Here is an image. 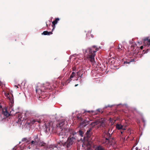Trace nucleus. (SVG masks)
Instances as JSON below:
<instances>
[{"mask_svg": "<svg viewBox=\"0 0 150 150\" xmlns=\"http://www.w3.org/2000/svg\"><path fill=\"white\" fill-rule=\"evenodd\" d=\"M93 122H94V124H95L94 125H97L99 124V121H96Z\"/></svg>", "mask_w": 150, "mask_h": 150, "instance_id": "nucleus-31", "label": "nucleus"}, {"mask_svg": "<svg viewBox=\"0 0 150 150\" xmlns=\"http://www.w3.org/2000/svg\"><path fill=\"white\" fill-rule=\"evenodd\" d=\"M125 105L126 106H127V104H123V105Z\"/></svg>", "mask_w": 150, "mask_h": 150, "instance_id": "nucleus-42", "label": "nucleus"}, {"mask_svg": "<svg viewBox=\"0 0 150 150\" xmlns=\"http://www.w3.org/2000/svg\"><path fill=\"white\" fill-rule=\"evenodd\" d=\"M135 146H134L132 148V150H138V148L136 147L135 148Z\"/></svg>", "mask_w": 150, "mask_h": 150, "instance_id": "nucleus-29", "label": "nucleus"}, {"mask_svg": "<svg viewBox=\"0 0 150 150\" xmlns=\"http://www.w3.org/2000/svg\"><path fill=\"white\" fill-rule=\"evenodd\" d=\"M76 139L75 137H69L67 138V141L64 144L63 146L68 148L70 147L75 141Z\"/></svg>", "mask_w": 150, "mask_h": 150, "instance_id": "nucleus-7", "label": "nucleus"}, {"mask_svg": "<svg viewBox=\"0 0 150 150\" xmlns=\"http://www.w3.org/2000/svg\"><path fill=\"white\" fill-rule=\"evenodd\" d=\"M66 122V121L65 120H60L58 122V124L57 125V127H59L60 129L63 130L64 128H65L63 126Z\"/></svg>", "mask_w": 150, "mask_h": 150, "instance_id": "nucleus-12", "label": "nucleus"}, {"mask_svg": "<svg viewBox=\"0 0 150 150\" xmlns=\"http://www.w3.org/2000/svg\"><path fill=\"white\" fill-rule=\"evenodd\" d=\"M48 88H46L44 86L42 87L41 88H37L35 89V91L36 93H38L40 95L42 94V93L47 92L46 90H48Z\"/></svg>", "mask_w": 150, "mask_h": 150, "instance_id": "nucleus-10", "label": "nucleus"}, {"mask_svg": "<svg viewBox=\"0 0 150 150\" xmlns=\"http://www.w3.org/2000/svg\"><path fill=\"white\" fill-rule=\"evenodd\" d=\"M122 48V45L121 44H119L118 46V49L119 50H122L121 48Z\"/></svg>", "mask_w": 150, "mask_h": 150, "instance_id": "nucleus-30", "label": "nucleus"}, {"mask_svg": "<svg viewBox=\"0 0 150 150\" xmlns=\"http://www.w3.org/2000/svg\"><path fill=\"white\" fill-rule=\"evenodd\" d=\"M4 95L9 100V110L10 112H11L12 111H13V109L12 108V107L14 105V98L13 95L12 93H4Z\"/></svg>", "mask_w": 150, "mask_h": 150, "instance_id": "nucleus-5", "label": "nucleus"}, {"mask_svg": "<svg viewBox=\"0 0 150 150\" xmlns=\"http://www.w3.org/2000/svg\"><path fill=\"white\" fill-rule=\"evenodd\" d=\"M149 37H146L142 40V41H137V43L139 44H141L142 42H143L145 45H146L145 44L146 43L148 45H150V39H149Z\"/></svg>", "mask_w": 150, "mask_h": 150, "instance_id": "nucleus-13", "label": "nucleus"}, {"mask_svg": "<svg viewBox=\"0 0 150 150\" xmlns=\"http://www.w3.org/2000/svg\"><path fill=\"white\" fill-rule=\"evenodd\" d=\"M90 125H91L92 126V127H94L95 125H94V122H91V124H90Z\"/></svg>", "mask_w": 150, "mask_h": 150, "instance_id": "nucleus-33", "label": "nucleus"}, {"mask_svg": "<svg viewBox=\"0 0 150 150\" xmlns=\"http://www.w3.org/2000/svg\"><path fill=\"white\" fill-rule=\"evenodd\" d=\"M31 137L24 138L22 139V142H25V143L29 144V145H31Z\"/></svg>", "mask_w": 150, "mask_h": 150, "instance_id": "nucleus-15", "label": "nucleus"}, {"mask_svg": "<svg viewBox=\"0 0 150 150\" xmlns=\"http://www.w3.org/2000/svg\"><path fill=\"white\" fill-rule=\"evenodd\" d=\"M104 121L105 120H103L101 121H99V123L100 124V127H105Z\"/></svg>", "mask_w": 150, "mask_h": 150, "instance_id": "nucleus-22", "label": "nucleus"}, {"mask_svg": "<svg viewBox=\"0 0 150 150\" xmlns=\"http://www.w3.org/2000/svg\"><path fill=\"white\" fill-rule=\"evenodd\" d=\"M78 85V84H76V85H75V87L77 86Z\"/></svg>", "mask_w": 150, "mask_h": 150, "instance_id": "nucleus-44", "label": "nucleus"}, {"mask_svg": "<svg viewBox=\"0 0 150 150\" xmlns=\"http://www.w3.org/2000/svg\"><path fill=\"white\" fill-rule=\"evenodd\" d=\"M91 120H84L81 122V125L82 127H85L88 125Z\"/></svg>", "mask_w": 150, "mask_h": 150, "instance_id": "nucleus-16", "label": "nucleus"}, {"mask_svg": "<svg viewBox=\"0 0 150 150\" xmlns=\"http://www.w3.org/2000/svg\"><path fill=\"white\" fill-rule=\"evenodd\" d=\"M114 106L113 105H107L108 106V107H110V108H111L113 106Z\"/></svg>", "mask_w": 150, "mask_h": 150, "instance_id": "nucleus-35", "label": "nucleus"}, {"mask_svg": "<svg viewBox=\"0 0 150 150\" xmlns=\"http://www.w3.org/2000/svg\"><path fill=\"white\" fill-rule=\"evenodd\" d=\"M52 27H53L52 30V31L51 32H52L53 31V30L55 28V25H52Z\"/></svg>", "mask_w": 150, "mask_h": 150, "instance_id": "nucleus-34", "label": "nucleus"}, {"mask_svg": "<svg viewBox=\"0 0 150 150\" xmlns=\"http://www.w3.org/2000/svg\"><path fill=\"white\" fill-rule=\"evenodd\" d=\"M75 73L74 72H73L70 75L69 80V81H71L72 80V78H73V77L75 76Z\"/></svg>", "mask_w": 150, "mask_h": 150, "instance_id": "nucleus-25", "label": "nucleus"}, {"mask_svg": "<svg viewBox=\"0 0 150 150\" xmlns=\"http://www.w3.org/2000/svg\"><path fill=\"white\" fill-rule=\"evenodd\" d=\"M123 132L122 131H121V134H122L123 133Z\"/></svg>", "mask_w": 150, "mask_h": 150, "instance_id": "nucleus-47", "label": "nucleus"}, {"mask_svg": "<svg viewBox=\"0 0 150 150\" xmlns=\"http://www.w3.org/2000/svg\"><path fill=\"white\" fill-rule=\"evenodd\" d=\"M88 35V33H87V34H86V36H87V35Z\"/></svg>", "mask_w": 150, "mask_h": 150, "instance_id": "nucleus-50", "label": "nucleus"}, {"mask_svg": "<svg viewBox=\"0 0 150 150\" xmlns=\"http://www.w3.org/2000/svg\"><path fill=\"white\" fill-rule=\"evenodd\" d=\"M26 83V81L25 80H24L21 83V84L22 85H23L24 86Z\"/></svg>", "mask_w": 150, "mask_h": 150, "instance_id": "nucleus-32", "label": "nucleus"}, {"mask_svg": "<svg viewBox=\"0 0 150 150\" xmlns=\"http://www.w3.org/2000/svg\"><path fill=\"white\" fill-rule=\"evenodd\" d=\"M67 150H69V149H67Z\"/></svg>", "mask_w": 150, "mask_h": 150, "instance_id": "nucleus-57", "label": "nucleus"}, {"mask_svg": "<svg viewBox=\"0 0 150 150\" xmlns=\"http://www.w3.org/2000/svg\"><path fill=\"white\" fill-rule=\"evenodd\" d=\"M15 113H17V112H15Z\"/></svg>", "mask_w": 150, "mask_h": 150, "instance_id": "nucleus-55", "label": "nucleus"}, {"mask_svg": "<svg viewBox=\"0 0 150 150\" xmlns=\"http://www.w3.org/2000/svg\"><path fill=\"white\" fill-rule=\"evenodd\" d=\"M59 20V18H56L55 20L52 22V25H55L58 23V21Z\"/></svg>", "mask_w": 150, "mask_h": 150, "instance_id": "nucleus-21", "label": "nucleus"}, {"mask_svg": "<svg viewBox=\"0 0 150 150\" xmlns=\"http://www.w3.org/2000/svg\"><path fill=\"white\" fill-rule=\"evenodd\" d=\"M134 59H131L129 61H124V64H129L131 62H134Z\"/></svg>", "mask_w": 150, "mask_h": 150, "instance_id": "nucleus-27", "label": "nucleus"}, {"mask_svg": "<svg viewBox=\"0 0 150 150\" xmlns=\"http://www.w3.org/2000/svg\"><path fill=\"white\" fill-rule=\"evenodd\" d=\"M42 35H50L52 34V32H48L47 31H45L42 33Z\"/></svg>", "mask_w": 150, "mask_h": 150, "instance_id": "nucleus-20", "label": "nucleus"}, {"mask_svg": "<svg viewBox=\"0 0 150 150\" xmlns=\"http://www.w3.org/2000/svg\"><path fill=\"white\" fill-rule=\"evenodd\" d=\"M17 115L18 117L16 120V122L19 125H20V127H21V125H22V128L23 129L29 130L30 126L35 122L38 123L43 122L45 123V128H44L45 132L47 134H49L51 133L52 130L51 129L52 127L53 122L50 120L47 121L46 117L42 116L40 117V119H34L31 120V122L27 121L24 123L23 122L24 118H22L23 113L18 112Z\"/></svg>", "mask_w": 150, "mask_h": 150, "instance_id": "nucleus-1", "label": "nucleus"}, {"mask_svg": "<svg viewBox=\"0 0 150 150\" xmlns=\"http://www.w3.org/2000/svg\"><path fill=\"white\" fill-rule=\"evenodd\" d=\"M91 111L92 113H94L95 114H97L98 113V112H100L101 113H103V111L102 110H100V108H98L96 110H91Z\"/></svg>", "mask_w": 150, "mask_h": 150, "instance_id": "nucleus-18", "label": "nucleus"}, {"mask_svg": "<svg viewBox=\"0 0 150 150\" xmlns=\"http://www.w3.org/2000/svg\"><path fill=\"white\" fill-rule=\"evenodd\" d=\"M70 135L69 137H75L76 139L77 137L76 135L77 134V132H75L74 131H72L70 132Z\"/></svg>", "mask_w": 150, "mask_h": 150, "instance_id": "nucleus-19", "label": "nucleus"}, {"mask_svg": "<svg viewBox=\"0 0 150 150\" xmlns=\"http://www.w3.org/2000/svg\"><path fill=\"white\" fill-rule=\"evenodd\" d=\"M78 80V79H76V80Z\"/></svg>", "mask_w": 150, "mask_h": 150, "instance_id": "nucleus-56", "label": "nucleus"}, {"mask_svg": "<svg viewBox=\"0 0 150 150\" xmlns=\"http://www.w3.org/2000/svg\"><path fill=\"white\" fill-rule=\"evenodd\" d=\"M33 139L31 141V145L28 146H25V145H23L20 147L21 150H23L24 149H31L32 150H36L37 149H41L40 148L42 145L45 144V143L41 139L38 134L33 136Z\"/></svg>", "mask_w": 150, "mask_h": 150, "instance_id": "nucleus-2", "label": "nucleus"}, {"mask_svg": "<svg viewBox=\"0 0 150 150\" xmlns=\"http://www.w3.org/2000/svg\"><path fill=\"white\" fill-rule=\"evenodd\" d=\"M138 150H141L140 149H138Z\"/></svg>", "mask_w": 150, "mask_h": 150, "instance_id": "nucleus-52", "label": "nucleus"}, {"mask_svg": "<svg viewBox=\"0 0 150 150\" xmlns=\"http://www.w3.org/2000/svg\"><path fill=\"white\" fill-rule=\"evenodd\" d=\"M91 36L92 38H93L94 37L93 35L92 34L91 35Z\"/></svg>", "mask_w": 150, "mask_h": 150, "instance_id": "nucleus-40", "label": "nucleus"}, {"mask_svg": "<svg viewBox=\"0 0 150 150\" xmlns=\"http://www.w3.org/2000/svg\"><path fill=\"white\" fill-rule=\"evenodd\" d=\"M121 103L119 104H118V105H117V106H119V105H121Z\"/></svg>", "mask_w": 150, "mask_h": 150, "instance_id": "nucleus-43", "label": "nucleus"}, {"mask_svg": "<svg viewBox=\"0 0 150 150\" xmlns=\"http://www.w3.org/2000/svg\"><path fill=\"white\" fill-rule=\"evenodd\" d=\"M3 84L0 81V85L1 86Z\"/></svg>", "mask_w": 150, "mask_h": 150, "instance_id": "nucleus-39", "label": "nucleus"}, {"mask_svg": "<svg viewBox=\"0 0 150 150\" xmlns=\"http://www.w3.org/2000/svg\"><path fill=\"white\" fill-rule=\"evenodd\" d=\"M111 134L109 132H108L106 133V135L107 138H106L105 142L106 144H110L112 146H113L115 144V142L114 141H112V142H110V138L111 137Z\"/></svg>", "mask_w": 150, "mask_h": 150, "instance_id": "nucleus-11", "label": "nucleus"}, {"mask_svg": "<svg viewBox=\"0 0 150 150\" xmlns=\"http://www.w3.org/2000/svg\"><path fill=\"white\" fill-rule=\"evenodd\" d=\"M83 74H82L81 76H80V83H81V82H82V79H81V78L82 77V76Z\"/></svg>", "mask_w": 150, "mask_h": 150, "instance_id": "nucleus-36", "label": "nucleus"}, {"mask_svg": "<svg viewBox=\"0 0 150 150\" xmlns=\"http://www.w3.org/2000/svg\"><path fill=\"white\" fill-rule=\"evenodd\" d=\"M15 86L17 88H18V87L17 86H16V85H15Z\"/></svg>", "mask_w": 150, "mask_h": 150, "instance_id": "nucleus-45", "label": "nucleus"}, {"mask_svg": "<svg viewBox=\"0 0 150 150\" xmlns=\"http://www.w3.org/2000/svg\"><path fill=\"white\" fill-rule=\"evenodd\" d=\"M46 25L47 26V24H46Z\"/></svg>", "mask_w": 150, "mask_h": 150, "instance_id": "nucleus-53", "label": "nucleus"}, {"mask_svg": "<svg viewBox=\"0 0 150 150\" xmlns=\"http://www.w3.org/2000/svg\"><path fill=\"white\" fill-rule=\"evenodd\" d=\"M77 118L78 119H79L80 118V117H79L78 116H77Z\"/></svg>", "mask_w": 150, "mask_h": 150, "instance_id": "nucleus-46", "label": "nucleus"}, {"mask_svg": "<svg viewBox=\"0 0 150 150\" xmlns=\"http://www.w3.org/2000/svg\"><path fill=\"white\" fill-rule=\"evenodd\" d=\"M89 53L91 55L89 56V58L90 61L93 63L95 62V57L96 55V52L98 50L96 46L95 45L92 46L91 47H88Z\"/></svg>", "mask_w": 150, "mask_h": 150, "instance_id": "nucleus-3", "label": "nucleus"}, {"mask_svg": "<svg viewBox=\"0 0 150 150\" xmlns=\"http://www.w3.org/2000/svg\"><path fill=\"white\" fill-rule=\"evenodd\" d=\"M79 133V135L81 137H83L84 135H83L84 134V132H83L81 130H80L78 132Z\"/></svg>", "mask_w": 150, "mask_h": 150, "instance_id": "nucleus-26", "label": "nucleus"}, {"mask_svg": "<svg viewBox=\"0 0 150 150\" xmlns=\"http://www.w3.org/2000/svg\"><path fill=\"white\" fill-rule=\"evenodd\" d=\"M108 107V106L107 105H105V106L103 108V109H105V108H107Z\"/></svg>", "mask_w": 150, "mask_h": 150, "instance_id": "nucleus-38", "label": "nucleus"}, {"mask_svg": "<svg viewBox=\"0 0 150 150\" xmlns=\"http://www.w3.org/2000/svg\"><path fill=\"white\" fill-rule=\"evenodd\" d=\"M139 114L142 116L141 119L142 120L143 122L144 123V127H145L146 125V121L143 116L142 114L141 113H139Z\"/></svg>", "mask_w": 150, "mask_h": 150, "instance_id": "nucleus-24", "label": "nucleus"}, {"mask_svg": "<svg viewBox=\"0 0 150 150\" xmlns=\"http://www.w3.org/2000/svg\"><path fill=\"white\" fill-rule=\"evenodd\" d=\"M92 130L91 128H89L88 129L87 131L85 134H84L83 139L82 138L81 139V140L83 141H86L88 142L91 139V136L92 135L91 133V132Z\"/></svg>", "mask_w": 150, "mask_h": 150, "instance_id": "nucleus-8", "label": "nucleus"}, {"mask_svg": "<svg viewBox=\"0 0 150 150\" xmlns=\"http://www.w3.org/2000/svg\"><path fill=\"white\" fill-rule=\"evenodd\" d=\"M143 48V46H141L140 47H136L135 48V49L134 50L135 53H138L139 52H142V53L141 54V55H142L143 54H145L147 53L149 51V50L147 49L146 50H142Z\"/></svg>", "mask_w": 150, "mask_h": 150, "instance_id": "nucleus-9", "label": "nucleus"}, {"mask_svg": "<svg viewBox=\"0 0 150 150\" xmlns=\"http://www.w3.org/2000/svg\"><path fill=\"white\" fill-rule=\"evenodd\" d=\"M61 145L59 143L58 144L51 145L49 147H48L46 146V144L45 143V144L42 145L41 147L40 148L41 149H37L36 150H52V149L57 150L61 148Z\"/></svg>", "mask_w": 150, "mask_h": 150, "instance_id": "nucleus-4", "label": "nucleus"}, {"mask_svg": "<svg viewBox=\"0 0 150 150\" xmlns=\"http://www.w3.org/2000/svg\"><path fill=\"white\" fill-rule=\"evenodd\" d=\"M82 147H83V144H82Z\"/></svg>", "mask_w": 150, "mask_h": 150, "instance_id": "nucleus-49", "label": "nucleus"}, {"mask_svg": "<svg viewBox=\"0 0 150 150\" xmlns=\"http://www.w3.org/2000/svg\"><path fill=\"white\" fill-rule=\"evenodd\" d=\"M116 128L118 129H122V127H123V126L121 125V124H117L116 126Z\"/></svg>", "mask_w": 150, "mask_h": 150, "instance_id": "nucleus-23", "label": "nucleus"}, {"mask_svg": "<svg viewBox=\"0 0 150 150\" xmlns=\"http://www.w3.org/2000/svg\"><path fill=\"white\" fill-rule=\"evenodd\" d=\"M9 115L8 111L7 108H5V111L3 110L2 113H0V122H3V121H4L5 120L6 118L8 117Z\"/></svg>", "mask_w": 150, "mask_h": 150, "instance_id": "nucleus-6", "label": "nucleus"}, {"mask_svg": "<svg viewBox=\"0 0 150 150\" xmlns=\"http://www.w3.org/2000/svg\"><path fill=\"white\" fill-rule=\"evenodd\" d=\"M0 108H2L1 106L0 105Z\"/></svg>", "mask_w": 150, "mask_h": 150, "instance_id": "nucleus-48", "label": "nucleus"}, {"mask_svg": "<svg viewBox=\"0 0 150 150\" xmlns=\"http://www.w3.org/2000/svg\"><path fill=\"white\" fill-rule=\"evenodd\" d=\"M122 129L123 130H125V128H123V127H122V129Z\"/></svg>", "mask_w": 150, "mask_h": 150, "instance_id": "nucleus-41", "label": "nucleus"}, {"mask_svg": "<svg viewBox=\"0 0 150 150\" xmlns=\"http://www.w3.org/2000/svg\"><path fill=\"white\" fill-rule=\"evenodd\" d=\"M90 149V148H89V150Z\"/></svg>", "mask_w": 150, "mask_h": 150, "instance_id": "nucleus-51", "label": "nucleus"}, {"mask_svg": "<svg viewBox=\"0 0 150 150\" xmlns=\"http://www.w3.org/2000/svg\"><path fill=\"white\" fill-rule=\"evenodd\" d=\"M96 150H104V149L102 147L99 146L97 147Z\"/></svg>", "mask_w": 150, "mask_h": 150, "instance_id": "nucleus-28", "label": "nucleus"}, {"mask_svg": "<svg viewBox=\"0 0 150 150\" xmlns=\"http://www.w3.org/2000/svg\"><path fill=\"white\" fill-rule=\"evenodd\" d=\"M18 85L19 86H20V85H19V84H18Z\"/></svg>", "mask_w": 150, "mask_h": 150, "instance_id": "nucleus-54", "label": "nucleus"}, {"mask_svg": "<svg viewBox=\"0 0 150 150\" xmlns=\"http://www.w3.org/2000/svg\"><path fill=\"white\" fill-rule=\"evenodd\" d=\"M83 54L84 55H88L87 57L88 59L90 60V59L89 58V56L91 55V54L89 53V52L88 51V47L85 49H83L82 50Z\"/></svg>", "mask_w": 150, "mask_h": 150, "instance_id": "nucleus-17", "label": "nucleus"}, {"mask_svg": "<svg viewBox=\"0 0 150 150\" xmlns=\"http://www.w3.org/2000/svg\"><path fill=\"white\" fill-rule=\"evenodd\" d=\"M129 43L131 45V47L132 50L134 51L137 46V44L135 42L133 41V39L130 40Z\"/></svg>", "mask_w": 150, "mask_h": 150, "instance_id": "nucleus-14", "label": "nucleus"}, {"mask_svg": "<svg viewBox=\"0 0 150 150\" xmlns=\"http://www.w3.org/2000/svg\"><path fill=\"white\" fill-rule=\"evenodd\" d=\"M91 112V111H90V110L86 111L85 110L84 112Z\"/></svg>", "mask_w": 150, "mask_h": 150, "instance_id": "nucleus-37", "label": "nucleus"}]
</instances>
